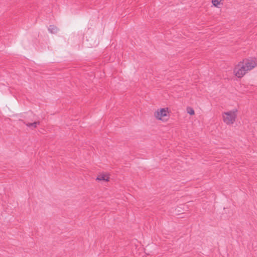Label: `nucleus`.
<instances>
[{
    "label": "nucleus",
    "mask_w": 257,
    "mask_h": 257,
    "mask_svg": "<svg viewBox=\"0 0 257 257\" xmlns=\"http://www.w3.org/2000/svg\"><path fill=\"white\" fill-rule=\"evenodd\" d=\"M236 65L234 68L233 72L234 75L238 78H241L248 71L252 69L256 65Z\"/></svg>",
    "instance_id": "f257e3e1"
},
{
    "label": "nucleus",
    "mask_w": 257,
    "mask_h": 257,
    "mask_svg": "<svg viewBox=\"0 0 257 257\" xmlns=\"http://www.w3.org/2000/svg\"><path fill=\"white\" fill-rule=\"evenodd\" d=\"M237 109L223 112L222 114L223 121L227 124H232L235 121Z\"/></svg>",
    "instance_id": "f03ea898"
},
{
    "label": "nucleus",
    "mask_w": 257,
    "mask_h": 257,
    "mask_svg": "<svg viewBox=\"0 0 257 257\" xmlns=\"http://www.w3.org/2000/svg\"><path fill=\"white\" fill-rule=\"evenodd\" d=\"M168 108H161L160 111L155 113V116L159 119H162L163 117L167 116L168 113Z\"/></svg>",
    "instance_id": "7ed1b4c3"
},
{
    "label": "nucleus",
    "mask_w": 257,
    "mask_h": 257,
    "mask_svg": "<svg viewBox=\"0 0 257 257\" xmlns=\"http://www.w3.org/2000/svg\"><path fill=\"white\" fill-rule=\"evenodd\" d=\"M242 64H257V59L255 58H250L244 59L242 62Z\"/></svg>",
    "instance_id": "20e7f679"
},
{
    "label": "nucleus",
    "mask_w": 257,
    "mask_h": 257,
    "mask_svg": "<svg viewBox=\"0 0 257 257\" xmlns=\"http://www.w3.org/2000/svg\"><path fill=\"white\" fill-rule=\"evenodd\" d=\"M28 127H30V128H32V129L33 128H35L37 127V125L40 124V121H35L34 122H32V123H30V122H28V123H26V122L24 121L23 122Z\"/></svg>",
    "instance_id": "39448f33"
},
{
    "label": "nucleus",
    "mask_w": 257,
    "mask_h": 257,
    "mask_svg": "<svg viewBox=\"0 0 257 257\" xmlns=\"http://www.w3.org/2000/svg\"><path fill=\"white\" fill-rule=\"evenodd\" d=\"M48 30L52 34H56L58 31V29L54 25H50L48 28Z\"/></svg>",
    "instance_id": "423d86ee"
},
{
    "label": "nucleus",
    "mask_w": 257,
    "mask_h": 257,
    "mask_svg": "<svg viewBox=\"0 0 257 257\" xmlns=\"http://www.w3.org/2000/svg\"><path fill=\"white\" fill-rule=\"evenodd\" d=\"M109 177L104 175H100L98 176V177L96 178V180H99V181H108Z\"/></svg>",
    "instance_id": "0eeeda50"
},
{
    "label": "nucleus",
    "mask_w": 257,
    "mask_h": 257,
    "mask_svg": "<svg viewBox=\"0 0 257 257\" xmlns=\"http://www.w3.org/2000/svg\"><path fill=\"white\" fill-rule=\"evenodd\" d=\"M223 0H212V4L216 7L219 8L220 5V3Z\"/></svg>",
    "instance_id": "6e6552de"
},
{
    "label": "nucleus",
    "mask_w": 257,
    "mask_h": 257,
    "mask_svg": "<svg viewBox=\"0 0 257 257\" xmlns=\"http://www.w3.org/2000/svg\"><path fill=\"white\" fill-rule=\"evenodd\" d=\"M187 112L190 114V115H193L194 114V109L190 107H187Z\"/></svg>",
    "instance_id": "1a4fd4ad"
},
{
    "label": "nucleus",
    "mask_w": 257,
    "mask_h": 257,
    "mask_svg": "<svg viewBox=\"0 0 257 257\" xmlns=\"http://www.w3.org/2000/svg\"><path fill=\"white\" fill-rule=\"evenodd\" d=\"M111 59H112V58H110L109 59V62H108L107 63H112V62H113V61H112Z\"/></svg>",
    "instance_id": "9d476101"
}]
</instances>
